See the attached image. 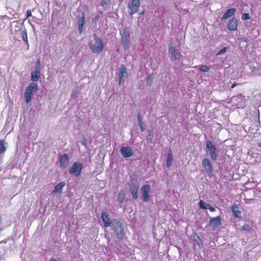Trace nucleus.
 Listing matches in <instances>:
<instances>
[{
  "label": "nucleus",
  "mask_w": 261,
  "mask_h": 261,
  "mask_svg": "<svg viewBox=\"0 0 261 261\" xmlns=\"http://www.w3.org/2000/svg\"><path fill=\"white\" fill-rule=\"evenodd\" d=\"M94 39L89 45L90 49L93 53L100 54L103 49V43L100 38L96 35H94Z\"/></svg>",
  "instance_id": "obj_1"
},
{
  "label": "nucleus",
  "mask_w": 261,
  "mask_h": 261,
  "mask_svg": "<svg viewBox=\"0 0 261 261\" xmlns=\"http://www.w3.org/2000/svg\"><path fill=\"white\" fill-rule=\"evenodd\" d=\"M38 85L35 83H31L27 87L24 93V97L27 103L32 100L33 95L38 90Z\"/></svg>",
  "instance_id": "obj_2"
},
{
  "label": "nucleus",
  "mask_w": 261,
  "mask_h": 261,
  "mask_svg": "<svg viewBox=\"0 0 261 261\" xmlns=\"http://www.w3.org/2000/svg\"><path fill=\"white\" fill-rule=\"evenodd\" d=\"M121 34V40L123 48L127 51L130 47L131 43L130 41V32L128 28H125Z\"/></svg>",
  "instance_id": "obj_3"
},
{
  "label": "nucleus",
  "mask_w": 261,
  "mask_h": 261,
  "mask_svg": "<svg viewBox=\"0 0 261 261\" xmlns=\"http://www.w3.org/2000/svg\"><path fill=\"white\" fill-rule=\"evenodd\" d=\"M111 227L117 238L119 240H123L124 237V232L121 222L116 219H113V225Z\"/></svg>",
  "instance_id": "obj_4"
},
{
  "label": "nucleus",
  "mask_w": 261,
  "mask_h": 261,
  "mask_svg": "<svg viewBox=\"0 0 261 261\" xmlns=\"http://www.w3.org/2000/svg\"><path fill=\"white\" fill-rule=\"evenodd\" d=\"M206 148L207 152L213 161H216L217 158V148L215 144H213L210 140L206 142Z\"/></svg>",
  "instance_id": "obj_5"
},
{
  "label": "nucleus",
  "mask_w": 261,
  "mask_h": 261,
  "mask_svg": "<svg viewBox=\"0 0 261 261\" xmlns=\"http://www.w3.org/2000/svg\"><path fill=\"white\" fill-rule=\"evenodd\" d=\"M169 47V56L170 58V60L172 61H175L180 58L181 55L180 52L177 50L174 46L173 44L172 41H170L168 45Z\"/></svg>",
  "instance_id": "obj_6"
},
{
  "label": "nucleus",
  "mask_w": 261,
  "mask_h": 261,
  "mask_svg": "<svg viewBox=\"0 0 261 261\" xmlns=\"http://www.w3.org/2000/svg\"><path fill=\"white\" fill-rule=\"evenodd\" d=\"M140 6L139 0H130L127 5L128 13L130 15H133L138 11Z\"/></svg>",
  "instance_id": "obj_7"
},
{
  "label": "nucleus",
  "mask_w": 261,
  "mask_h": 261,
  "mask_svg": "<svg viewBox=\"0 0 261 261\" xmlns=\"http://www.w3.org/2000/svg\"><path fill=\"white\" fill-rule=\"evenodd\" d=\"M83 167V165L81 163L74 162L70 168L69 172L70 174H73L75 176L77 177L81 174Z\"/></svg>",
  "instance_id": "obj_8"
},
{
  "label": "nucleus",
  "mask_w": 261,
  "mask_h": 261,
  "mask_svg": "<svg viewBox=\"0 0 261 261\" xmlns=\"http://www.w3.org/2000/svg\"><path fill=\"white\" fill-rule=\"evenodd\" d=\"M231 101L238 109L243 108L246 104L245 97L241 95L232 97Z\"/></svg>",
  "instance_id": "obj_9"
},
{
  "label": "nucleus",
  "mask_w": 261,
  "mask_h": 261,
  "mask_svg": "<svg viewBox=\"0 0 261 261\" xmlns=\"http://www.w3.org/2000/svg\"><path fill=\"white\" fill-rule=\"evenodd\" d=\"M128 187L133 198L134 199H137L138 197L139 183L137 181H131L129 184Z\"/></svg>",
  "instance_id": "obj_10"
},
{
  "label": "nucleus",
  "mask_w": 261,
  "mask_h": 261,
  "mask_svg": "<svg viewBox=\"0 0 261 261\" xmlns=\"http://www.w3.org/2000/svg\"><path fill=\"white\" fill-rule=\"evenodd\" d=\"M127 69L124 65H121L119 69L118 72V83L119 85L123 83L125 79L127 78Z\"/></svg>",
  "instance_id": "obj_11"
},
{
  "label": "nucleus",
  "mask_w": 261,
  "mask_h": 261,
  "mask_svg": "<svg viewBox=\"0 0 261 261\" xmlns=\"http://www.w3.org/2000/svg\"><path fill=\"white\" fill-rule=\"evenodd\" d=\"M151 189L149 185H143L141 188V193L142 194V199L144 202H148L149 200V194L150 192Z\"/></svg>",
  "instance_id": "obj_12"
},
{
  "label": "nucleus",
  "mask_w": 261,
  "mask_h": 261,
  "mask_svg": "<svg viewBox=\"0 0 261 261\" xmlns=\"http://www.w3.org/2000/svg\"><path fill=\"white\" fill-rule=\"evenodd\" d=\"M120 153L122 156L125 158L131 157L134 154L133 150L129 146L122 147L120 149Z\"/></svg>",
  "instance_id": "obj_13"
},
{
  "label": "nucleus",
  "mask_w": 261,
  "mask_h": 261,
  "mask_svg": "<svg viewBox=\"0 0 261 261\" xmlns=\"http://www.w3.org/2000/svg\"><path fill=\"white\" fill-rule=\"evenodd\" d=\"M101 219L104 223V227H108L109 226H111L113 225V220H111L109 214L103 211L101 213Z\"/></svg>",
  "instance_id": "obj_14"
},
{
  "label": "nucleus",
  "mask_w": 261,
  "mask_h": 261,
  "mask_svg": "<svg viewBox=\"0 0 261 261\" xmlns=\"http://www.w3.org/2000/svg\"><path fill=\"white\" fill-rule=\"evenodd\" d=\"M69 161V157L67 154L61 155L59 158V163L62 168H65L67 167Z\"/></svg>",
  "instance_id": "obj_15"
},
{
  "label": "nucleus",
  "mask_w": 261,
  "mask_h": 261,
  "mask_svg": "<svg viewBox=\"0 0 261 261\" xmlns=\"http://www.w3.org/2000/svg\"><path fill=\"white\" fill-rule=\"evenodd\" d=\"M202 165L208 174L212 173V165L208 159H204L202 161Z\"/></svg>",
  "instance_id": "obj_16"
},
{
  "label": "nucleus",
  "mask_w": 261,
  "mask_h": 261,
  "mask_svg": "<svg viewBox=\"0 0 261 261\" xmlns=\"http://www.w3.org/2000/svg\"><path fill=\"white\" fill-rule=\"evenodd\" d=\"M227 28L229 31H234L237 30L238 21L235 18H232L229 20L227 26Z\"/></svg>",
  "instance_id": "obj_17"
},
{
  "label": "nucleus",
  "mask_w": 261,
  "mask_h": 261,
  "mask_svg": "<svg viewBox=\"0 0 261 261\" xmlns=\"http://www.w3.org/2000/svg\"><path fill=\"white\" fill-rule=\"evenodd\" d=\"M85 13L83 12L81 14V16H80L78 18V29L80 34H81V33L82 32L84 24L85 23Z\"/></svg>",
  "instance_id": "obj_18"
},
{
  "label": "nucleus",
  "mask_w": 261,
  "mask_h": 261,
  "mask_svg": "<svg viewBox=\"0 0 261 261\" xmlns=\"http://www.w3.org/2000/svg\"><path fill=\"white\" fill-rule=\"evenodd\" d=\"M221 218L220 216L211 218L210 221V225L213 227H218L221 225Z\"/></svg>",
  "instance_id": "obj_19"
},
{
  "label": "nucleus",
  "mask_w": 261,
  "mask_h": 261,
  "mask_svg": "<svg viewBox=\"0 0 261 261\" xmlns=\"http://www.w3.org/2000/svg\"><path fill=\"white\" fill-rule=\"evenodd\" d=\"M40 77V71L34 70L31 73V81L32 83H35L39 81Z\"/></svg>",
  "instance_id": "obj_20"
},
{
  "label": "nucleus",
  "mask_w": 261,
  "mask_h": 261,
  "mask_svg": "<svg viewBox=\"0 0 261 261\" xmlns=\"http://www.w3.org/2000/svg\"><path fill=\"white\" fill-rule=\"evenodd\" d=\"M236 11V10L234 8H230L228 9L222 17L221 19H226L233 16L234 14Z\"/></svg>",
  "instance_id": "obj_21"
},
{
  "label": "nucleus",
  "mask_w": 261,
  "mask_h": 261,
  "mask_svg": "<svg viewBox=\"0 0 261 261\" xmlns=\"http://www.w3.org/2000/svg\"><path fill=\"white\" fill-rule=\"evenodd\" d=\"M199 206L201 209H208L211 212H214L215 211V208L211 206L209 204H206L202 200L199 201Z\"/></svg>",
  "instance_id": "obj_22"
},
{
  "label": "nucleus",
  "mask_w": 261,
  "mask_h": 261,
  "mask_svg": "<svg viewBox=\"0 0 261 261\" xmlns=\"http://www.w3.org/2000/svg\"><path fill=\"white\" fill-rule=\"evenodd\" d=\"M64 186L65 183L64 182H59L55 187L53 191V193L55 194H61L62 192V189Z\"/></svg>",
  "instance_id": "obj_23"
},
{
  "label": "nucleus",
  "mask_w": 261,
  "mask_h": 261,
  "mask_svg": "<svg viewBox=\"0 0 261 261\" xmlns=\"http://www.w3.org/2000/svg\"><path fill=\"white\" fill-rule=\"evenodd\" d=\"M8 144L4 140L0 139V154H4L6 151Z\"/></svg>",
  "instance_id": "obj_24"
},
{
  "label": "nucleus",
  "mask_w": 261,
  "mask_h": 261,
  "mask_svg": "<svg viewBox=\"0 0 261 261\" xmlns=\"http://www.w3.org/2000/svg\"><path fill=\"white\" fill-rule=\"evenodd\" d=\"M173 160L172 152L171 150H169L167 155V159L166 161V166L167 167L169 168L171 166L172 162Z\"/></svg>",
  "instance_id": "obj_25"
},
{
  "label": "nucleus",
  "mask_w": 261,
  "mask_h": 261,
  "mask_svg": "<svg viewBox=\"0 0 261 261\" xmlns=\"http://www.w3.org/2000/svg\"><path fill=\"white\" fill-rule=\"evenodd\" d=\"M125 197V191L123 190L119 191L118 192V197H117L118 201L120 203H122L124 201Z\"/></svg>",
  "instance_id": "obj_26"
},
{
  "label": "nucleus",
  "mask_w": 261,
  "mask_h": 261,
  "mask_svg": "<svg viewBox=\"0 0 261 261\" xmlns=\"http://www.w3.org/2000/svg\"><path fill=\"white\" fill-rule=\"evenodd\" d=\"M232 212L236 217H239L241 214V211L239 210L238 206L237 205H233L231 207Z\"/></svg>",
  "instance_id": "obj_27"
},
{
  "label": "nucleus",
  "mask_w": 261,
  "mask_h": 261,
  "mask_svg": "<svg viewBox=\"0 0 261 261\" xmlns=\"http://www.w3.org/2000/svg\"><path fill=\"white\" fill-rule=\"evenodd\" d=\"M195 67H198L199 70L204 72H208L210 69V68L209 67L205 65H201L198 66H195Z\"/></svg>",
  "instance_id": "obj_28"
},
{
  "label": "nucleus",
  "mask_w": 261,
  "mask_h": 261,
  "mask_svg": "<svg viewBox=\"0 0 261 261\" xmlns=\"http://www.w3.org/2000/svg\"><path fill=\"white\" fill-rule=\"evenodd\" d=\"M153 80V77L152 75H148L146 77V83L148 85H151Z\"/></svg>",
  "instance_id": "obj_29"
},
{
  "label": "nucleus",
  "mask_w": 261,
  "mask_h": 261,
  "mask_svg": "<svg viewBox=\"0 0 261 261\" xmlns=\"http://www.w3.org/2000/svg\"><path fill=\"white\" fill-rule=\"evenodd\" d=\"M34 70H41V67H40V61L39 60H37L36 63L35 67L34 68Z\"/></svg>",
  "instance_id": "obj_30"
},
{
  "label": "nucleus",
  "mask_w": 261,
  "mask_h": 261,
  "mask_svg": "<svg viewBox=\"0 0 261 261\" xmlns=\"http://www.w3.org/2000/svg\"><path fill=\"white\" fill-rule=\"evenodd\" d=\"M111 0H101L100 5L102 7L107 6L110 3Z\"/></svg>",
  "instance_id": "obj_31"
},
{
  "label": "nucleus",
  "mask_w": 261,
  "mask_h": 261,
  "mask_svg": "<svg viewBox=\"0 0 261 261\" xmlns=\"http://www.w3.org/2000/svg\"><path fill=\"white\" fill-rule=\"evenodd\" d=\"M226 50H227L226 47H224L218 52V53L216 54V56H219L220 55L224 54V53H225L226 52Z\"/></svg>",
  "instance_id": "obj_32"
},
{
  "label": "nucleus",
  "mask_w": 261,
  "mask_h": 261,
  "mask_svg": "<svg viewBox=\"0 0 261 261\" xmlns=\"http://www.w3.org/2000/svg\"><path fill=\"white\" fill-rule=\"evenodd\" d=\"M250 18V17L249 15V14L248 13H244L242 16V19L243 20H248Z\"/></svg>",
  "instance_id": "obj_33"
},
{
  "label": "nucleus",
  "mask_w": 261,
  "mask_h": 261,
  "mask_svg": "<svg viewBox=\"0 0 261 261\" xmlns=\"http://www.w3.org/2000/svg\"><path fill=\"white\" fill-rule=\"evenodd\" d=\"M22 36L23 40L26 42H28V37L27 33L25 32H24Z\"/></svg>",
  "instance_id": "obj_34"
},
{
  "label": "nucleus",
  "mask_w": 261,
  "mask_h": 261,
  "mask_svg": "<svg viewBox=\"0 0 261 261\" xmlns=\"http://www.w3.org/2000/svg\"><path fill=\"white\" fill-rule=\"evenodd\" d=\"M195 241L196 242V243H197V245L199 246V247H200V246L202 245V242L199 237H197V239L195 240Z\"/></svg>",
  "instance_id": "obj_35"
},
{
  "label": "nucleus",
  "mask_w": 261,
  "mask_h": 261,
  "mask_svg": "<svg viewBox=\"0 0 261 261\" xmlns=\"http://www.w3.org/2000/svg\"><path fill=\"white\" fill-rule=\"evenodd\" d=\"M100 18V16L99 15H97L92 20V22L93 23H95Z\"/></svg>",
  "instance_id": "obj_36"
},
{
  "label": "nucleus",
  "mask_w": 261,
  "mask_h": 261,
  "mask_svg": "<svg viewBox=\"0 0 261 261\" xmlns=\"http://www.w3.org/2000/svg\"><path fill=\"white\" fill-rule=\"evenodd\" d=\"M32 16V12L31 10H27V17L28 18Z\"/></svg>",
  "instance_id": "obj_37"
},
{
  "label": "nucleus",
  "mask_w": 261,
  "mask_h": 261,
  "mask_svg": "<svg viewBox=\"0 0 261 261\" xmlns=\"http://www.w3.org/2000/svg\"><path fill=\"white\" fill-rule=\"evenodd\" d=\"M139 126L142 132H143L145 130V128L143 126L142 123L139 124Z\"/></svg>",
  "instance_id": "obj_38"
},
{
  "label": "nucleus",
  "mask_w": 261,
  "mask_h": 261,
  "mask_svg": "<svg viewBox=\"0 0 261 261\" xmlns=\"http://www.w3.org/2000/svg\"><path fill=\"white\" fill-rule=\"evenodd\" d=\"M140 123H142V120L140 117V115H138V124L139 125V124H140Z\"/></svg>",
  "instance_id": "obj_39"
},
{
  "label": "nucleus",
  "mask_w": 261,
  "mask_h": 261,
  "mask_svg": "<svg viewBox=\"0 0 261 261\" xmlns=\"http://www.w3.org/2000/svg\"><path fill=\"white\" fill-rule=\"evenodd\" d=\"M249 68H250V70L252 72H253V71H254V69L255 68V67H253V66H251L249 67Z\"/></svg>",
  "instance_id": "obj_40"
},
{
  "label": "nucleus",
  "mask_w": 261,
  "mask_h": 261,
  "mask_svg": "<svg viewBox=\"0 0 261 261\" xmlns=\"http://www.w3.org/2000/svg\"><path fill=\"white\" fill-rule=\"evenodd\" d=\"M152 135H151V132H149V135H148V138L150 139H152Z\"/></svg>",
  "instance_id": "obj_41"
},
{
  "label": "nucleus",
  "mask_w": 261,
  "mask_h": 261,
  "mask_svg": "<svg viewBox=\"0 0 261 261\" xmlns=\"http://www.w3.org/2000/svg\"><path fill=\"white\" fill-rule=\"evenodd\" d=\"M258 146L259 147H261V142H259L258 143Z\"/></svg>",
  "instance_id": "obj_42"
},
{
  "label": "nucleus",
  "mask_w": 261,
  "mask_h": 261,
  "mask_svg": "<svg viewBox=\"0 0 261 261\" xmlns=\"http://www.w3.org/2000/svg\"><path fill=\"white\" fill-rule=\"evenodd\" d=\"M234 86H235V84H233L231 86V88H234Z\"/></svg>",
  "instance_id": "obj_43"
},
{
  "label": "nucleus",
  "mask_w": 261,
  "mask_h": 261,
  "mask_svg": "<svg viewBox=\"0 0 261 261\" xmlns=\"http://www.w3.org/2000/svg\"><path fill=\"white\" fill-rule=\"evenodd\" d=\"M245 228H246V227L244 226L243 227V229H245Z\"/></svg>",
  "instance_id": "obj_44"
},
{
  "label": "nucleus",
  "mask_w": 261,
  "mask_h": 261,
  "mask_svg": "<svg viewBox=\"0 0 261 261\" xmlns=\"http://www.w3.org/2000/svg\"><path fill=\"white\" fill-rule=\"evenodd\" d=\"M245 228H246V227L244 226L243 227V229H245Z\"/></svg>",
  "instance_id": "obj_45"
}]
</instances>
